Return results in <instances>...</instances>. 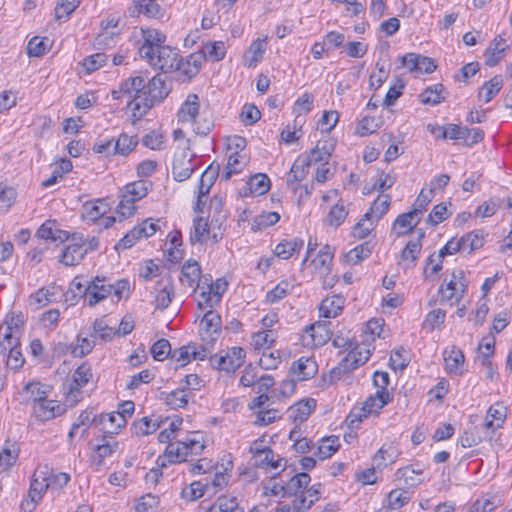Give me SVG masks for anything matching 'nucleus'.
<instances>
[{"instance_id": "62", "label": "nucleus", "mask_w": 512, "mask_h": 512, "mask_svg": "<svg viewBox=\"0 0 512 512\" xmlns=\"http://www.w3.org/2000/svg\"><path fill=\"white\" fill-rule=\"evenodd\" d=\"M261 118V112L254 104H245L240 113V119L246 126L255 124Z\"/></svg>"}, {"instance_id": "2", "label": "nucleus", "mask_w": 512, "mask_h": 512, "mask_svg": "<svg viewBox=\"0 0 512 512\" xmlns=\"http://www.w3.org/2000/svg\"><path fill=\"white\" fill-rule=\"evenodd\" d=\"M467 289L465 273L458 269L452 272L451 279L439 288V293L444 300L450 301L451 304H458L464 296Z\"/></svg>"}, {"instance_id": "21", "label": "nucleus", "mask_w": 512, "mask_h": 512, "mask_svg": "<svg viewBox=\"0 0 512 512\" xmlns=\"http://www.w3.org/2000/svg\"><path fill=\"white\" fill-rule=\"evenodd\" d=\"M315 407L316 400L313 398L300 400L294 406L289 408L290 417L293 418L294 422L302 423L307 420Z\"/></svg>"}, {"instance_id": "4", "label": "nucleus", "mask_w": 512, "mask_h": 512, "mask_svg": "<svg viewBox=\"0 0 512 512\" xmlns=\"http://www.w3.org/2000/svg\"><path fill=\"white\" fill-rule=\"evenodd\" d=\"M188 455L189 452L187 451V446L184 444V441H176L168 443L163 455L157 458L156 463L159 468H164L168 464L186 461Z\"/></svg>"}, {"instance_id": "30", "label": "nucleus", "mask_w": 512, "mask_h": 512, "mask_svg": "<svg viewBox=\"0 0 512 512\" xmlns=\"http://www.w3.org/2000/svg\"><path fill=\"white\" fill-rule=\"evenodd\" d=\"M207 512H245L244 508L239 506L236 497L226 495L220 496L214 504H212Z\"/></svg>"}, {"instance_id": "61", "label": "nucleus", "mask_w": 512, "mask_h": 512, "mask_svg": "<svg viewBox=\"0 0 512 512\" xmlns=\"http://www.w3.org/2000/svg\"><path fill=\"white\" fill-rule=\"evenodd\" d=\"M450 216L445 203L437 204L429 213L426 222L432 226H437Z\"/></svg>"}, {"instance_id": "38", "label": "nucleus", "mask_w": 512, "mask_h": 512, "mask_svg": "<svg viewBox=\"0 0 512 512\" xmlns=\"http://www.w3.org/2000/svg\"><path fill=\"white\" fill-rule=\"evenodd\" d=\"M444 90L445 87L442 84L429 86L420 94V101L426 105H437L445 100L442 96Z\"/></svg>"}, {"instance_id": "43", "label": "nucleus", "mask_w": 512, "mask_h": 512, "mask_svg": "<svg viewBox=\"0 0 512 512\" xmlns=\"http://www.w3.org/2000/svg\"><path fill=\"white\" fill-rule=\"evenodd\" d=\"M460 239L464 240V244L461 250L467 252L468 254L481 248L484 245L483 233L480 230L471 231L462 236Z\"/></svg>"}, {"instance_id": "31", "label": "nucleus", "mask_w": 512, "mask_h": 512, "mask_svg": "<svg viewBox=\"0 0 512 512\" xmlns=\"http://www.w3.org/2000/svg\"><path fill=\"white\" fill-rule=\"evenodd\" d=\"M415 211H409L403 214H400L393 223V229H398L396 231L397 237L404 236L406 234H410L415 226L418 224L420 219H418L414 224H412V220L414 218Z\"/></svg>"}, {"instance_id": "10", "label": "nucleus", "mask_w": 512, "mask_h": 512, "mask_svg": "<svg viewBox=\"0 0 512 512\" xmlns=\"http://www.w3.org/2000/svg\"><path fill=\"white\" fill-rule=\"evenodd\" d=\"M318 371L316 361L310 357H301L294 361L289 369V374L296 376L298 381L313 378Z\"/></svg>"}, {"instance_id": "58", "label": "nucleus", "mask_w": 512, "mask_h": 512, "mask_svg": "<svg viewBox=\"0 0 512 512\" xmlns=\"http://www.w3.org/2000/svg\"><path fill=\"white\" fill-rule=\"evenodd\" d=\"M292 289V286L287 281H281L266 295V300L269 303H276L286 297Z\"/></svg>"}, {"instance_id": "16", "label": "nucleus", "mask_w": 512, "mask_h": 512, "mask_svg": "<svg viewBox=\"0 0 512 512\" xmlns=\"http://www.w3.org/2000/svg\"><path fill=\"white\" fill-rule=\"evenodd\" d=\"M373 384L377 388L376 396L380 401L379 407H384L392 400V396L387 390L389 374L383 371H376L373 375Z\"/></svg>"}, {"instance_id": "3", "label": "nucleus", "mask_w": 512, "mask_h": 512, "mask_svg": "<svg viewBox=\"0 0 512 512\" xmlns=\"http://www.w3.org/2000/svg\"><path fill=\"white\" fill-rule=\"evenodd\" d=\"M179 54L170 46L158 47L152 59H146L148 63L163 72L174 71L179 68Z\"/></svg>"}, {"instance_id": "57", "label": "nucleus", "mask_w": 512, "mask_h": 512, "mask_svg": "<svg viewBox=\"0 0 512 512\" xmlns=\"http://www.w3.org/2000/svg\"><path fill=\"white\" fill-rule=\"evenodd\" d=\"M80 0H58L55 7V18L60 20L69 17L79 6Z\"/></svg>"}, {"instance_id": "29", "label": "nucleus", "mask_w": 512, "mask_h": 512, "mask_svg": "<svg viewBox=\"0 0 512 512\" xmlns=\"http://www.w3.org/2000/svg\"><path fill=\"white\" fill-rule=\"evenodd\" d=\"M464 240L451 238L447 243L439 250L437 255L438 263L432 266L431 272L438 273L442 269V259L447 255H453L456 252L462 251Z\"/></svg>"}, {"instance_id": "26", "label": "nucleus", "mask_w": 512, "mask_h": 512, "mask_svg": "<svg viewBox=\"0 0 512 512\" xmlns=\"http://www.w3.org/2000/svg\"><path fill=\"white\" fill-rule=\"evenodd\" d=\"M265 50V40H254L244 54V64L248 67H255L263 58Z\"/></svg>"}, {"instance_id": "55", "label": "nucleus", "mask_w": 512, "mask_h": 512, "mask_svg": "<svg viewBox=\"0 0 512 512\" xmlns=\"http://www.w3.org/2000/svg\"><path fill=\"white\" fill-rule=\"evenodd\" d=\"M171 345L167 339L157 340L151 347L150 352L156 361H163L171 355Z\"/></svg>"}, {"instance_id": "7", "label": "nucleus", "mask_w": 512, "mask_h": 512, "mask_svg": "<svg viewBox=\"0 0 512 512\" xmlns=\"http://www.w3.org/2000/svg\"><path fill=\"white\" fill-rule=\"evenodd\" d=\"M92 422L98 426L103 432V440L107 437L113 438L112 436L118 434L121 428L125 427L127 421L122 417H118L115 412L101 414L98 419L93 418Z\"/></svg>"}, {"instance_id": "19", "label": "nucleus", "mask_w": 512, "mask_h": 512, "mask_svg": "<svg viewBox=\"0 0 512 512\" xmlns=\"http://www.w3.org/2000/svg\"><path fill=\"white\" fill-rule=\"evenodd\" d=\"M506 419V408L500 404L491 406L485 416L484 427L485 429L493 432L500 428Z\"/></svg>"}, {"instance_id": "63", "label": "nucleus", "mask_w": 512, "mask_h": 512, "mask_svg": "<svg viewBox=\"0 0 512 512\" xmlns=\"http://www.w3.org/2000/svg\"><path fill=\"white\" fill-rule=\"evenodd\" d=\"M348 215V211L346 210L343 204H335L331 207L327 220L329 225L338 227L342 224V222L346 219Z\"/></svg>"}, {"instance_id": "49", "label": "nucleus", "mask_w": 512, "mask_h": 512, "mask_svg": "<svg viewBox=\"0 0 512 512\" xmlns=\"http://www.w3.org/2000/svg\"><path fill=\"white\" fill-rule=\"evenodd\" d=\"M464 354L460 349L452 347L451 351L447 355V351L444 352V361L446 368L449 372L457 373L460 366L464 363Z\"/></svg>"}, {"instance_id": "37", "label": "nucleus", "mask_w": 512, "mask_h": 512, "mask_svg": "<svg viewBox=\"0 0 512 512\" xmlns=\"http://www.w3.org/2000/svg\"><path fill=\"white\" fill-rule=\"evenodd\" d=\"M304 242L300 238H294L292 240H283L277 244L274 253L276 256L282 259H288L293 253L300 251L303 247Z\"/></svg>"}, {"instance_id": "52", "label": "nucleus", "mask_w": 512, "mask_h": 512, "mask_svg": "<svg viewBox=\"0 0 512 512\" xmlns=\"http://www.w3.org/2000/svg\"><path fill=\"white\" fill-rule=\"evenodd\" d=\"M158 427L159 424L152 422L149 417L145 416L134 422L131 430L136 436H145L154 433Z\"/></svg>"}, {"instance_id": "40", "label": "nucleus", "mask_w": 512, "mask_h": 512, "mask_svg": "<svg viewBox=\"0 0 512 512\" xmlns=\"http://www.w3.org/2000/svg\"><path fill=\"white\" fill-rule=\"evenodd\" d=\"M44 469L38 468L34 472L30 489L28 491V496H34V498H38L41 500L43 492H45L49 488V483L47 480H43V476L45 475Z\"/></svg>"}, {"instance_id": "50", "label": "nucleus", "mask_w": 512, "mask_h": 512, "mask_svg": "<svg viewBox=\"0 0 512 512\" xmlns=\"http://www.w3.org/2000/svg\"><path fill=\"white\" fill-rule=\"evenodd\" d=\"M43 469L45 475L42 478L48 481L49 487L60 489L70 480V476L67 473L59 472L55 474L48 466H44Z\"/></svg>"}, {"instance_id": "27", "label": "nucleus", "mask_w": 512, "mask_h": 512, "mask_svg": "<svg viewBox=\"0 0 512 512\" xmlns=\"http://www.w3.org/2000/svg\"><path fill=\"white\" fill-rule=\"evenodd\" d=\"M371 355V351L366 346L355 345L352 346L347 356H345V362L350 365V370H355L359 366L365 364Z\"/></svg>"}, {"instance_id": "5", "label": "nucleus", "mask_w": 512, "mask_h": 512, "mask_svg": "<svg viewBox=\"0 0 512 512\" xmlns=\"http://www.w3.org/2000/svg\"><path fill=\"white\" fill-rule=\"evenodd\" d=\"M142 32L144 42L138 50L139 56L143 59H152L158 47L164 46L166 36L156 29L142 30Z\"/></svg>"}, {"instance_id": "36", "label": "nucleus", "mask_w": 512, "mask_h": 512, "mask_svg": "<svg viewBox=\"0 0 512 512\" xmlns=\"http://www.w3.org/2000/svg\"><path fill=\"white\" fill-rule=\"evenodd\" d=\"M138 144L136 136H129L126 133L120 134L116 141H114L113 154L127 156L135 149Z\"/></svg>"}, {"instance_id": "45", "label": "nucleus", "mask_w": 512, "mask_h": 512, "mask_svg": "<svg viewBox=\"0 0 512 512\" xmlns=\"http://www.w3.org/2000/svg\"><path fill=\"white\" fill-rule=\"evenodd\" d=\"M389 206H390V196L389 195L379 196L371 204L370 210L365 213V218L371 219V217L373 216L376 218V220H378L388 211Z\"/></svg>"}, {"instance_id": "25", "label": "nucleus", "mask_w": 512, "mask_h": 512, "mask_svg": "<svg viewBox=\"0 0 512 512\" xmlns=\"http://www.w3.org/2000/svg\"><path fill=\"white\" fill-rule=\"evenodd\" d=\"M220 165L211 163L205 171L202 173L200 182L198 185L200 196H206L209 194L211 187L215 183V180L219 176Z\"/></svg>"}, {"instance_id": "6", "label": "nucleus", "mask_w": 512, "mask_h": 512, "mask_svg": "<svg viewBox=\"0 0 512 512\" xmlns=\"http://www.w3.org/2000/svg\"><path fill=\"white\" fill-rule=\"evenodd\" d=\"M302 337L307 346L320 347L330 339L331 332L326 323L316 322L305 328Z\"/></svg>"}, {"instance_id": "14", "label": "nucleus", "mask_w": 512, "mask_h": 512, "mask_svg": "<svg viewBox=\"0 0 512 512\" xmlns=\"http://www.w3.org/2000/svg\"><path fill=\"white\" fill-rule=\"evenodd\" d=\"M508 47L505 39L501 36L495 37L485 52V64L489 67L496 66L504 57V52Z\"/></svg>"}, {"instance_id": "24", "label": "nucleus", "mask_w": 512, "mask_h": 512, "mask_svg": "<svg viewBox=\"0 0 512 512\" xmlns=\"http://www.w3.org/2000/svg\"><path fill=\"white\" fill-rule=\"evenodd\" d=\"M195 167L191 159H187L185 155L176 158L172 164V174L176 181L182 182L190 178Z\"/></svg>"}, {"instance_id": "9", "label": "nucleus", "mask_w": 512, "mask_h": 512, "mask_svg": "<svg viewBox=\"0 0 512 512\" xmlns=\"http://www.w3.org/2000/svg\"><path fill=\"white\" fill-rule=\"evenodd\" d=\"M155 293L156 309H166L170 305L175 295L174 285L170 276H168L166 279H161L156 282Z\"/></svg>"}, {"instance_id": "35", "label": "nucleus", "mask_w": 512, "mask_h": 512, "mask_svg": "<svg viewBox=\"0 0 512 512\" xmlns=\"http://www.w3.org/2000/svg\"><path fill=\"white\" fill-rule=\"evenodd\" d=\"M151 183L145 180H138L128 183L125 186L124 195H128L130 202H136L145 197L151 187Z\"/></svg>"}, {"instance_id": "18", "label": "nucleus", "mask_w": 512, "mask_h": 512, "mask_svg": "<svg viewBox=\"0 0 512 512\" xmlns=\"http://www.w3.org/2000/svg\"><path fill=\"white\" fill-rule=\"evenodd\" d=\"M20 449L16 443L6 441L0 452V471L8 472L15 465Z\"/></svg>"}, {"instance_id": "22", "label": "nucleus", "mask_w": 512, "mask_h": 512, "mask_svg": "<svg viewBox=\"0 0 512 512\" xmlns=\"http://www.w3.org/2000/svg\"><path fill=\"white\" fill-rule=\"evenodd\" d=\"M92 376L93 373L91 365L86 361L83 362L73 373L69 392H79L80 388L85 386L92 379Z\"/></svg>"}, {"instance_id": "47", "label": "nucleus", "mask_w": 512, "mask_h": 512, "mask_svg": "<svg viewBox=\"0 0 512 512\" xmlns=\"http://www.w3.org/2000/svg\"><path fill=\"white\" fill-rule=\"evenodd\" d=\"M372 253V249L369 244L363 243L360 244L353 249H351L348 253L345 254L346 262L352 265H356L362 260L369 257Z\"/></svg>"}, {"instance_id": "8", "label": "nucleus", "mask_w": 512, "mask_h": 512, "mask_svg": "<svg viewBox=\"0 0 512 512\" xmlns=\"http://www.w3.org/2000/svg\"><path fill=\"white\" fill-rule=\"evenodd\" d=\"M73 240L75 242L65 247L60 257V262L66 266L77 265L88 252L82 236L76 237V234H73Z\"/></svg>"}, {"instance_id": "51", "label": "nucleus", "mask_w": 512, "mask_h": 512, "mask_svg": "<svg viewBox=\"0 0 512 512\" xmlns=\"http://www.w3.org/2000/svg\"><path fill=\"white\" fill-rule=\"evenodd\" d=\"M397 458V452L396 449L389 445V446H382L374 455L373 460L376 463V465L379 466H386L387 464H392L395 462Z\"/></svg>"}, {"instance_id": "64", "label": "nucleus", "mask_w": 512, "mask_h": 512, "mask_svg": "<svg viewBox=\"0 0 512 512\" xmlns=\"http://www.w3.org/2000/svg\"><path fill=\"white\" fill-rule=\"evenodd\" d=\"M406 354V350L402 347L391 352L389 362L393 370H404L408 366L409 360Z\"/></svg>"}, {"instance_id": "15", "label": "nucleus", "mask_w": 512, "mask_h": 512, "mask_svg": "<svg viewBox=\"0 0 512 512\" xmlns=\"http://www.w3.org/2000/svg\"><path fill=\"white\" fill-rule=\"evenodd\" d=\"M21 403L33 406L46 398V390L40 382H29L19 392Z\"/></svg>"}, {"instance_id": "46", "label": "nucleus", "mask_w": 512, "mask_h": 512, "mask_svg": "<svg viewBox=\"0 0 512 512\" xmlns=\"http://www.w3.org/2000/svg\"><path fill=\"white\" fill-rule=\"evenodd\" d=\"M20 345V336L10 330L9 327L0 326V354H6L11 346Z\"/></svg>"}, {"instance_id": "39", "label": "nucleus", "mask_w": 512, "mask_h": 512, "mask_svg": "<svg viewBox=\"0 0 512 512\" xmlns=\"http://www.w3.org/2000/svg\"><path fill=\"white\" fill-rule=\"evenodd\" d=\"M105 199H98L96 202H86L83 205L82 216L89 221H96L101 218L106 212V205L103 204Z\"/></svg>"}, {"instance_id": "23", "label": "nucleus", "mask_w": 512, "mask_h": 512, "mask_svg": "<svg viewBox=\"0 0 512 512\" xmlns=\"http://www.w3.org/2000/svg\"><path fill=\"white\" fill-rule=\"evenodd\" d=\"M201 277V268L197 261L188 260L181 269L180 281L183 285L192 287L197 283L199 288V281Z\"/></svg>"}, {"instance_id": "48", "label": "nucleus", "mask_w": 512, "mask_h": 512, "mask_svg": "<svg viewBox=\"0 0 512 512\" xmlns=\"http://www.w3.org/2000/svg\"><path fill=\"white\" fill-rule=\"evenodd\" d=\"M101 441L102 443L97 444L94 448V451L96 453L95 463L98 467L101 466L103 464V460L106 457L111 456L118 447V442L116 441H106V439L103 440V438L101 439Z\"/></svg>"}, {"instance_id": "56", "label": "nucleus", "mask_w": 512, "mask_h": 512, "mask_svg": "<svg viewBox=\"0 0 512 512\" xmlns=\"http://www.w3.org/2000/svg\"><path fill=\"white\" fill-rule=\"evenodd\" d=\"M143 234H145L144 229H140L139 226L134 227L116 244L115 249L125 250L131 248L138 239L143 237Z\"/></svg>"}, {"instance_id": "54", "label": "nucleus", "mask_w": 512, "mask_h": 512, "mask_svg": "<svg viewBox=\"0 0 512 512\" xmlns=\"http://www.w3.org/2000/svg\"><path fill=\"white\" fill-rule=\"evenodd\" d=\"M422 249V243L419 240H410L403 248L400 258L403 261H410L413 265L419 258Z\"/></svg>"}, {"instance_id": "12", "label": "nucleus", "mask_w": 512, "mask_h": 512, "mask_svg": "<svg viewBox=\"0 0 512 512\" xmlns=\"http://www.w3.org/2000/svg\"><path fill=\"white\" fill-rule=\"evenodd\" d=\"M270 189V179L266 174L258 173L251 176L246 185L240 190L242 197L264 195Z\"/></svg>"}, {"instance_id": "41", "label": "nucleus", "mask_w": 512, "mask_h": 512, "mask_svg": "<svg viewBox=\"0 0 512 512\" xmlns=\"http://www.w3.org/2000/svg\"><path fill=\"white\" fill-rule=\"evenodd\" d=\"M340 447L339 438L337 436L324 437L321 440L316 455L319 459L324 460L330 458Z\"/></svg>"}, {"instance_id": "60", "label": "nucleus", "mask_w": 512, "mask_h": 512, "mask_svg": "<svg viewBox=\"0 0 512 512\" xmlns=\"http://www.w3.org/2000/svg\"><path fill=\"white\" fill-rule=\"evenodd\" d=\"M503 85V79L501 76L496 75L491 78L489 81H486L482 90H485V102H490L501 90Z\"/></svg>"}, {"instance_id": "17", "label": "nucleus", "mask_w": 512, "mask_h": 512, "mask_svg": "<svg viewBox=\"0 0 512 512\" xmlns=\"http://www.w3.org/2000/svg\"><path fill=\"white\" fill-rule=\"evenodd\" d=\"M344 298L341 295L326 297L319 305L320 316L324 318H335L343 309Z\"/></svg>"}, {"instance_id": "53", "label": "nucleus", "mask_w": 512, "mask_h": 512, "mask_svg": "<svg viewBox=\"0 0 512 512\" xmlns=\"http://www.w3.org/2000/svg\"><path fill=\"white\" fill-rule=\"evenodd\" d=\"M118 33L113 31H101L94 39L93 46L97 50L110 49L116 45Z\"/></svg>"}, {"instance_id": "28", "label": "nucleus", "mask_w": 512, "mask_h": 512, "mask_svg": "<svg viewBox=\"0 0 512 512\" xmlns=\"http://www.w3.org/2000/svg\"><path fill=\"white\" fill-rule=\"evenodd\" d=\"M311 481V477L306 472L297 473L285 484V494L287 497L297 496L304 491Z\"/></svg>"}, {"instance_id": "32", "label": "nucleus", "mask_w": 512, "mask_h": 512, "mask_svg": "<svg viewBox=\"0 0 512 512\" xmlns=\"http://www.w3.org/2000/svg\"><path fill=\"white\" fill-rule=\"evenodd\" d=\"M202 323L205 324V332L209 334L210 340L215 341L221 329L220 315L216 311L208 310L202 318Z\"/></svg>"}, {"instance_id": "42", "label": "nucleus", "mask_w": 512, "mask_h": 512, "mask_svg": "<svg viewBox=\"0 0 512 512\" xmlns=\"http://www.w3.org/2000/svg\"><path fill=\"white\" fill-rule=\"evenodd\" d=\"M442 130V138L443 139H452V140H463L466 143L469 138L471 131L467 127H462L456 124H448L447 127H439Z\"/></svg>"}, {"instance_id": "44", "label": "nucleus", "mask_w": 512, "mask_h": 512, "mask_svg": "<svg viewBox=\"0 0 512 512\" xmlns=\"http://www.w3.org/2000/svg\"><path fill=\"white\" fill-rule=\"evenodd\" d=\"M202 50L206 54V59L214 62L221 61L226 55L225 44L222 41L206 42L203 44Z\"/></svg>"}, {"instance_id": "1", "label": "nucleus", "mask_w": 512, "mask_h": 512, "mask_svg": "<svg viewBox=\"0 0 512 512\" xmlns=\"http://www.w3.org/2000/svg\"><path fill=\"white\" fill-rule=\"evenodd\" d=\"M122 91L131 98L127 107L130 108L135 122L145 116L155 104L162 102L170 90L160 75L148 81L139 75L123 81Z\"/></svg>"}, {"instance_id": "59", "label": "nucleus", "mask_w": 512, "mask_h": 512, "mask_svg": "<svg viewBox=\"0 0 512 512\" xmlns=\"http://www.w3.org/2000/svg\"><path fill=\"white\" fill-rule=\"evenodd\" d=\"M107 59L108 56L105 53L99 52L84 58L82 66L87 73H91L101 68L106 63Z\"/></svg>"}, {"instance_id": "20", "label": "nucleus", "mask_w": 512, "mask_h": 512, "mask_svg": "<svg viewBox=\"0 0 512 512\" xmlns=\"http://www.w3.org/2000/svg\"><path fill=\"white\" fill-rule=\"evenodd\" d=\"M199 97L196 94H189L185 102L178 111V120L181 122H189L195 120L199 112Z\"/></svg>"}, {"instance_id": "13", "label": "nucleus", "mask_w": 512, "mask_h": 512, "mask_svg": "<svg viewBox=\"0 0 512 512\" xmlns=\"http://www.w3.org/2000/svg\"><path fill=\"white\" fill-rule=\"evenodd\" d=\"M132 5L130 8L131 16L142 14L148 18L158 19L164 15V10L156 0H134Z\"/></svg>"}, {"instance_id": "11", "label": "nucleus", "mask_w": 512, "mask_h": 512, "mask_svg": "<svg viewBox=\"0 0 512 512\" xmlns=\"http://www.w3.org/2000/svg\"><path fill=\"white\" fill-rule=\"evenodd\" d=\"M33 411L38 420L48 421L62 415L65 412V408L62 407L58 401L44 398L33 406Z\"/></svg>"}, {"instance_id": "33", "label": "nucleus", "mask_w": 512, "mask_h": 512, "mask_svg": "<svg viewBox=\"0 0 512 512\" xmlns=\"http://www.w3.org/2000/svg\"><path fill=\"white\" fill-rule=\"evenodd\" d=\"M209 236V225L207 219L203 217H197L193 220V231L190 234V243L192 245L196 243L203 244L206 242Z\"/></svg>"}, {"instance_id": "34", "label": "nucleus", "mask_w": 512, "mask_h": 512, "mask_svg": "<svg viewBox=\"0 0 512 512\" xmlns=\"http://www.w3.org/2000/svg\"><path fill=\"white\" fill-rule=\"evenodd\" d=\"M423 474V469H416L413 465H408L402 468H399L396 471V478L403 479L405 485L408 487H415L422 482L420 476Z\"/></svg>"}]
</instances>
